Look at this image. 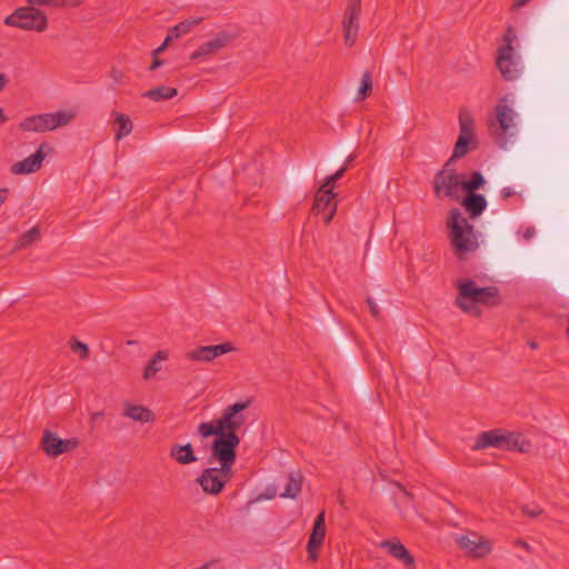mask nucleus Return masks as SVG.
I'll list each match as a JSON object with an SVG mask.
<instances>
[{"label": "nucleus", "instance_id": "obj_2", "mask_svg": "<svg viewBox=\"0 0 569 569\" xmlns=\"http://www.w3.org/2000/svg\"><path fill=\"white\" fill-rule=\"evenodd\" d=\"M450 229V243L456 254L462 258L466 253L472 252L478 248L477 236L468 220L458 209L450 211V218L447 222Z\"/></svg>", "mask_w": 569, "mask_h": 569}, {"label": "nucleus", "instance_id": "obj_1", "mask_svg": "<svg viewBox=\"0 0 569 569\" xmlns=\"http://www.w3.org/2000/svg\"><path fill=\"white\" fill-rule=\"evenodd\" d=\"M489 447L525 453L531 449V442L521 433L492 429L477 436L472 450H481Z\"/></svg>", "mask_w": 569, "mask_h": 569}, {"label": "nucleus", "instance_id": "obj_17", "mask_svg": "<svg viewBox=\"0 0 569 569\" xmlns=\"http://www.w3.org/2000/svg\"><path fill=\"white\" fill-rule=\"evenodd\" d=\"M326 537L325 511L320 512L315 520L308 543V558L312 561L318 559V549L322 546Z\"/></svg>", "mask_w": 569, "mask_h": 569}, {"label": "nucleus", "instance_id": "obj_42", "mask_svg": "<svg viewBox=\"0 0 569 569\" xmlns=\"http://www.w3.org/2000/svg\"><path fill=\"white\" fill-rule=\"evenodd\" d=\"M9 194L8 188L0 189V207L7 201Z\"/></svg>", "mask_w": 569, "mask_h": 569}, {"label": "nucleus", "instance_id": "obj_35", "mask_svg": "<svg viewBox=\"0 0 569 569\" xmlns=\"http://www.w3.org/2000/svg\"><path fill=\"white\" fill-rule=\"evenodd\" d=\"M70 348L74 352L80 351L81 352V355H80L81 359H87L89 357V348H88V346L84 342H81V341H78V340H72L70 342Z\"/></svg>", "mask_w": 569, "mask_h": 569}, {"label": "nucleus", "instance_id": "obj_44", "mask_svg": "<svg viewBox=\"0 0 569 569\" xmlns=\"http://www.w3.org/2000/svg\"><path fill=\"white\" fill-rule=\"evenodd\" d=\"M500 193L503 199H507V198L513 196L515 191L511 188L507 187V188H503Z\"/></svg>", "mask_w": 569, "mask_h": 569}, {"label": "nucleus", "instance_id": "obj_41", "mask_svg": "<svg viewBox=\"0 0 569 569\" xmlns=\"http://www.w3.org/2000/svg\"><path fill=\"white\" fill-rule=\"evenodd\" d=\"M163 64V60L159 59L158 56L153 57V61L149 67L150 71H153Z\"/></svg>", "mask_w": 569, "mask_h": 569}, {"label": "nucleus", "instance_id": "obj_24", "mask_svg": "<svg viewBox=\"0 0 569 569\" xmlns=\"http://www.w3.org/2000/svg\"><path fill=\"white\" fill-rule=\"evenodd\" d=\"M227 37L226 36H218L213 40H210L202 46H200L191 56V60L200 59L204 56H211L218 52L220 49H222L226 46Z\"/></svg>", "mask_w": 569, "mask_h": 569}, {"label": "nucleus", "instance_id": "obj_13", "mask_svg": "<svg viewBox=\"0 0 569 569\" xmlns=\"http://www.w3.org/2000/svg\"><path fill=\"white\" fill-rule=\"evenodd\" d=\"M360 12L361 0H349L342 19L343 40L347 47H352L357 41Z\"/></svg>", "mask_w": 569, "mask_h": 569}, {"label": "nucleus", "instance_id": "obj_27", "mask_svg": "<svg viewBox=\"0 0 569 569\" xmlns=\"http://www.w3.org/2000/svg\"><path fill=\"white\" fill-rule=\"evenodd\" d=\"M41 232L39 227H33L30 230L22 233L19 239L17 240L13 250H21L24 248L30 247L31 244L38 242L40 240Z\"/></svg>", "mask_w": 569, "mask_h": 569}, {"label": "nucleus", "instance_id": "obj_38", "mask_svg": "<svg viewBox=\"0 0 569 569\" xmlns=\"http://www.w3.org/2000/svg\"><path fill=\"white\" fill-rule=\"evenodd\" d=\"M516 38H517V34H516L513 27L509 26L503 34V41H505L503 46L512 47V43L516 40Z\"/></svg>", "mask_w": 569, "mask_h": 569}, {"label": "nucleus", "instance_id": "obj_39", "mask_svg": "<svg viewBox=\"0 0 569 569\" xmlns=\"http://www.w3.org/2000/svg\"><path fill=\"white\" fill-rule=\"evenodd\" d=\"M366 302L368 303L371 316L375 319L379 320L381 318V315L377 303L373 301L371 297H367Z\"/></svg>", "mask_w": 569, "mask_h": 569}, {"label": "nucleus", "instance_id": "obj_49", "mask_svg": "<svg viewBox=\"0 0 569 569\" xmlns=\"http://www.w3.org/2000/svg\"><path fill=\"white\" fill-rule=\"evenodd\" d=\"M7 121V117L2 109H0V124Z\"/></svg>", "mask_w": 569, "mask_h": 569}, {"label": "nucleus", "instance_id": "obj_10", "mask_svg": "<svg viewBox=\"0 0 569 569\" xmlns=\"http://www.w3.org/2000/svg\"><path fill=\"white\" fill-rule=\"evenodd\" d=\"M516 118L517 112L510 106L508 98L502 97L495 107V119L490 120V127L497 128L505 141L507 136L512 134L510 130L516 127Z\"/></svg>", "mask_w": 569, "mask_h": 569}, {"label": "nucleus", "instance_id": "obj_48", "mask_svg": "<svg viewBox=\"0 0 569 569\" xmlns=\"http://www.w3.org/2000/svg\"><path fill=\"white\" fill-rule=\"evenodd\" d=\"M517 545H518V546H521V547H522V548H525L526 550L530 551V546H529L526 541L518 540V541H517Z\"/></svg>", "mask_w": 569, "mask_h": 569}, {"label": "nucleus", "instance_id": "obj_15", "mask_svg": "<svg viewBox=\"0 0 569 569\" xmlns=\"http://www.w3.org/2000/svg\"><path fill=\"white\" fill-rule=\"evenodd\" d=\"M233 350V345L227 341L216 346H198L186 352L184 357L187 360L194 362H210Z\"/></svg>", "mask_w": 569, "mask_h": 569}, {"label": "nucleus", "instance_id": "obj_46", "mask_svg": "<svg viewBox=\"0 0 569 569\" xmlns=\"http://www.w3.org/2000/svg\"><path fill=\"white\" fill-rule=\"evenodd\" d=\"M110 77L116 80V81H119L120 78H121V72L117 69H112L111 72H110Z\"/></svg>", "mask_w": 569, "mask_h": 569}, {"label": "nucleus", "instance_id": "obj_6", "mask_svg": "<svg viewBox=\"0 0 569 569\" xmlns=\"http://www.w3.org/2000/svg\"><path fill=\"white\" fill-rule=\"evenodd\" d=\"M4 24L26 31L43 32L48 28V17L34 7H20L4 18Z\"/></svg>", "mask_w": 569, "mask_h": 569}, {"label": "nucleus", "instance_id": "obj_7", "mask_svg": "<svg viewBox=\"0 0 569 569\" xmlns=\"http://www.w3.org/2000/svg\"><path fill=\"white\" fill-rule=\"evenodd\" d=\"M239 445L240 437L236 432H222L211 445L210 460H216L226 468H232L237 459Z\"/></svg>", "mask_w": 569, "mask_h": 569}, {"label": "nucleus", "instance_id": "obj_32", "mask_svg": "<svg viewBox=\"0 0 569 569\" xmlns=\"http://www.w3.org/2000/svg\"><path fill=\"white\" fill-rule=\"evenodd\" d=\"M198 432L201 437L208 438L210 436L219 437L222 433V430H220L219 423H216L213 420L211 422H201L198 426Z\"/></svg>", "mask_w": 569, "mask_h": 569}, {"label": "nucleus", "instance_id": "obj_16", "mask_svg": "<svg viewBox=\"0 0 569 569\" xmlns=\"http://www.w3.org/2000/svg\"><path fill=\"white\" fill-rule=\"evenodd\" d=\"M513 47L509 46H501L498 49L496 64L502 78L507 81H512L517 79L519 76V69L513 59Z\"/></svg>", "mask_w": 569, "mask_h": 569}, {"label": "nucleus", "instance_id": "obj_8", "mask_svg": "<svg viewBox=\"0 0 569 569\" xmlns=\"http://www.w3.org/2000/svg\"><path fill=\"white\" fill-rule=\"evenodd\" d=\"M233 476L232 468H226L220 465L219 468L211 467L202 471L198 482L202 490L209 495H218Z\"/></svg>", "mask_w": 569, "mask_h": 569}, {"label": "nucleus", "instance_id": "obj_28", "mask_svg": "<svg viewBox=\"0 0 569 569\" xmlns=\"http://www.w3.org/2000/svg\"><path fill=\"white\" fill-rule=\"evenodd\" d=\"M168 359V353L164 350H159L154 353V356L148 361V363L144 367L143 370V378L146 380L151 379L157 375V372L160 370L158 367V361H164Z\"/></svg>", "mask_w": 569, "mask_h": 569}, {"label": "nucleus", "instance_id": "obj_22", "mask_svg": "<svg viewBox=\"0 0 569 569\" xmlns=\"http://www.w3.org/2000/svg\"><path fill=\"white\" fill-rule=\"evenodd\" d=\"M123 416L133 421L148 423L154 421V413L151 409L142 405L126 403Z\"/></svg>", "mask_w": 569, "mask_h": 569}, {"label": "nucleus", "instance_id": "obj_11", "mask_svg": "<svg viewBox=\"0 0 569 569\" xmlns=\"http://www.w3.org/2000/svg\"><path fill=\"white\" fill-rule=\"evenodd\" d=\"M459 124H460V132L457 139V142L453 148L452 159H459L465 157L468 151L469 147L468 144L472 141L475 133H473V126L475 120L472 114L466 110L461 109L459 112Z\"/></svg>", "mask_w": 569, "mask_h": 569}, {"label": "nucleus", "instance_id": "obj_5", "mask_svg": "<svg viewBox=\"0 0 569 569\" xmlns=\"http://www.w3.org/2000/svg\"><path fill=\"white\" fill-rule=\"evenodd\" d=\"M76 118L73 110H59L24 118L20 129L27 132H46L68 126Z\"/></svg>", "mask_w": 569, "mask_h": 569}, {"label": "nucleus", "instance_id": "obj_26", "mask_svg": "<svg viewBox=\"0 0 569 569\" xmlns=\"http://www.w3.org/2000/svg\"><path fill=\"white\" fill-rule=\"evenodd\" d=\"M178 94V90L176 88L159 86L157 88L150 89L146 91L142 97L149 98L153 101L168 100Z\"/></svg>", "mask_w": 569, "mask_h": 569}, {"label": "nucleus", "instance_id": "obj_50", "mask_svg": "<svg viewBox=\"0 0 569 569\" xmlns=\"http://www.w3.org/2000/svg\"><path fill=\"white\" fill-rule=\"evenodd\" d=\"M528 346L531 348V349H537L538 348V343L535 342V341H529L528 342Z\"/></svg>", "mask_w": 569, "mask_h": 569}, {"label": "nucleus", "instance_id": "obj_31", "mask_svg": "<svg viewBox=\"0 0 569 569\" xmlns=\"http://www.w3.org/2000/svg\"><path fill=\"white\" fill-rule=\"evenodd\" d=\"M463 183H465V192H476L478 189L483 187V184L486 183V180L481 172L473 171L470 174L469 180H466V178H463Z\"/></svg>", "mask_w": 569, "mask_h": 569}, {"label": "nucleus", "instance_id": "obj_25", "mask_svg": "<svg viewBox=\"0 0 569 569\" xmlns=\"http://www.w3.org/2000/svg\"><path fill=\"white\" fill-rule=\"evenodd\" d=\"M112 116L114 118V122L119 127L118 130L114 132V139L119 141L132 131L133 124L129 116L124 113L113 111Z\"/></svg>", "mask_w": 569, "mask_h": 569}, {"label": "nucleus", "instance_id": "obj_37", "mask_svg": "<svg viewBox=\"0 0 569 569\" xmlns=\"http://www.w3.org/2000/svg\"><path fill=\"white\" fill-rule=\"evenodd\" d=\"M521 513L530 518H536L542 513V509L538 506H522Z\"/></svg>", "mask_w": 569, "mask_h": 569}, {"label": "nucleus", "instance_id": "obj_19", "mask_svg": "<svg viewBox=\"0 0 569 569\" xmlns=\"http://www.w3.org/2000/svg\"><path fill=\"white\" fill-rule=\"evenodd\" d=\"M458 543L462 550L473 558H483L492 550L491 542L483 538L473 540L468 536H460L458 538Z\"/></svg>", "mask_w": 569, "mask_h": 569}, {"label": "nucleus", "instance_id": "obj_45", "mask_svg": "<svg viewBox=\"0 0 569 569\" xmlns=\"http://www.w3.org/2000/svg\"><path fill=\"white\" fill-rule=\"evenodd\" d=\"M8 83V78L4 73H0V92L3 90V88Z\"/></svg>", "mask_w": 569, "mask_h": 569}, {"label": "nucleus", "instance_id": "obj_21", "mask_svg": "<svg viewBox=\"0 0 569 569\" xmlns=\"http://www.w3.org/2000/svg\"><path fill=\"white\" fill-rule=\"evenodd\" d=\"M461 204L471 218L479 217L487 208V200L483 194L477 192H466Z\"/></svg>", "mask_w": 569, "mask_h": 569}, {"label": "nucleus", "instance_id": "obj_47", "mask_svg": "<svg viewBox=\"0 0 569 569\" xmlns=\"http://www.w3.org/2000/svg\"><path fill=\"white\" fill-rule=\"evenodd\" d=\"M529 0H515L512 4V9H518L523 7Z\"/></svg>", "mask_w": 569, "mask_h": 569}, {"label": "nucleus", "instance_id": "obj_14", "mask_svg": "<svg viewBox=\"0 0 569 569\" xmlns=\"http://www.w3.org/2000/svg\"><path fill=\"white\" fill-rule=\"evenodd\" d=\"M336 193L331 189L320 186L315 194L311 212L315 214L325 213L323 223L329 224L337 212Z\"/></svg>", "mask_w": 569, "mask_h": 569}, {"label": "nucleus", "instance_id": "obj_18", "mask_svg": "<svg viewBox=\"0 0 569 569\" xmlns=\"http://www.w3.org/2000/svg\"><path fill=\"white\" fill-rule=\"evenodd\" d=\"M43 148L44 144H41L33 154H30L23 160L13 163L11 166V172L13 174H28L38 171L41 168L42 162L46 158Z\"/></svg>", "mask_w": 569, "mask_h": 569}, {"label": "nucleus", "instance_id": "obj_36", "mask_svg": "<svg viewBox=\"0 0 569 569\" xmlns=\"http://www.w3.org/2000/svg\"><path fill=\"white\" fill-rule=\"evenodd\" d=\"M32 6H53V7H66L67 0H26Z\"/></svg>", "mask_w": 569, "mask_h": 569}, {"label": "nucleus", "instance_id": "obj_3", "mask_svg": "<svg viewBox=\"0 0 569 569\" xmlns=\"http://www.w3.org/2000/svg\"><path fill=\"white\" fill-rule=\"evenodd\" d=\"M458 296L456 298V306L462 311L480 316V310L476 307L478 303L489 305L490 300L498 296L497 287L479 288L471 279L459 281L457 284Z\"/></svg>", "mask_w": 569, "mask_h": 569}, {"label": "nucleus", "instance_id": "obj_30", "mask_svg": "<svg viewBox=\"0 0 569 569\" xmlns=\"http://www.w3.org/2000/svg\"><path fill=\"white\" fill-rule=\"evenodd\" d=\"M371 90H372V76H371L370 71H365L362 73L361 83L358 89L356 100L357 101L365 100L371 93Z\"/></svg>", "mask_w": 569, "mask_h": 569}, {"label": "nucleus", "instance_id": "obj_52", "mask_svg": "<svg viewBox=\"0 0 569 569\" xmlns=\"http://www.w3.org/2000/svg\"><path fill=\"white\" fill-rule=\"evenodd\" d=\"M531 233H535V230H531V231H530V230L528 229V230H527V233H526V237L531 236Z\"/></svg>", "mask_w": 569, "mask_h": 569}, {"label": "nucleus", "instance_id": "obj_20", "mask_svg": "<svg viewBox=\"0 0 569 569\" xmlns=\"http://www.w3.org/2000/svg\"><path fill=\"white\" fill-rule=\"evenodd\" d=\"M380 547L385 549L391 557L401 561L405 567H415L413 556L400 541L383 540L380 543Z\"/></svg>", "mask_w": 569, "mask_h": 569}, {"label": "nucleus", "instance_id": "obj_34", "mask_svg": "<svg viewBox=\"0 0 569 569\" xmlns=\"http://www.w3.org/2000/svg\"><path fill=\"white\" fill-rule=\"evenodd\" d=\"M345 173H346V168H340L333 174L328 176L321 186L326 187V189L328 188V189L333 190L335 182L338 181L339 179H341Z\"/></svg>", "mask_w": 569, "mask_h": 569}, {"label": "nucleus", "instance_id": "obj_29", "mask_svg": "<svg viewBox=\"0 0 569 569\" xmlns=\"http://www.w3.org/2000/svg\"><path fill=\"white\" fill-rule=\"evenodd\" d=\"M200 21H201V18L181 21L180 23L170 28L168 33L172 37L173 40L178 39L180 36L186 34L189 31H191V29L194 28L197 24H199Z\"/></svg>", "mask_w": 569, "mask_h": 569}, {"label": "nucleus", "instance_id": "obj_43", "mask_svg": "<svg viewBox=\"0 0 569 569\" xmlns=\"http://www.w3.org/2000/svg\"><path fill=\"white\" fill-rule=\"evenodd\" d=\"M355 159H356V156H355V154H349V156L346 158V160H345V162H343V164H342V167H341V168H346V171H347V170H348V168H349V167L352 164V162L355 161Z\"/></svg>", "mask_w": 569, "mask_h": 569}, {"label": "nucleus", "instance_id": "obj_12", "mask_svg": "<svg viewBox=\"0 0 569 569\" xmlns=\"http://www.w3.org/2000/svg\"><path fill=\"white\" fill-rule=\"evenodd\" d=\"M80 445L78 438L60 439L57 433L46 430L40 447L48 457L57 458L62 453L77 449Z\"/></svg>", "mask_w": 569, "mask_h": 569}, {"label": "nucleus", "instance_id": "obj_9", "mask_svg": "<svg viewBox=\"0 0 569 569\" xmlns=\"http://www.w3.org/2000/svg\"><path fill=\"white\" fill-rule=\"evenodd\" d=\"M252 403L251 398H247L244 401H239L227 406L220 418L216 419L214 422L219 423L220 430L223 433L236 432L239 428L244 425L246 418L242 411L250 407Z\"/></svg>", "mask_w": 569, "mask_h": 569}, {"label": "nucleus", "instance_id": "obj_4", "mask_svg": "<svg viewBox=\"0 0 569 569\" xmlns=\"http://www.w3.org/2000/svg\"><path fill=\"white\" fill-rule=\"evenodd\" d=\"M455 159L452 157L445 163L443 168L436 172L433 178V192L436 197H447L459 201L465 192L463 173H456L449 167Z\"/></svg>", "mask_w": 569, "mask_h": 569}, {"label": "nucleus", "instance_id": "obj_53", "mask_svg": "<svg viewBox=\"0 0 569 569\" xmlns=\"http://www.w3.org/2000/svg\"><path fill=\"white\" fill-rule=\"evenodd\" d=\"M531 233H535V230H531V231H530V230L528 229V230H527V233H526V237L531 236Z\"/></svg>", "mask_w": 569, "mask_h": 569}, {"label": "nucleus", "instance_id": "obj_33", "mask_svg": "<svg viewBox=\"0 0 569 569\" xmlns=\"http://www.w3.org/2000/svg\"><path fill=\"white\" fill-rule=\"evenodd\" d=\"M300 491L301 479L290 475L282 496L288 498H296Z\"/></svg>", "mask_w": 569, "mask_h": 569}, {"label": "nucleus", "instance_id": "obj_40", "mask_svg": "<svg viewBox=\"0 0 569 569\" xmlns=\"http://www.w3.org/2000/svg\"><path fill=\"white\" fill-rule=\"evenodd\" d=\"M172 40H173V39H172V37L168 33V34H167V37H166V39H164V41H163V43H162L160 47H158L157 49H154V50L152 51V57H157V56H159L162 51H164V49L169 46V43H170Z\"/></svg>", "mask_w": 569, "mask_h": 569}, {"label": "nucleus", "instance_id": "obj_23", "mask_svg": "<svg viewBox=\"0 0 569 569\" xmlns=\"http://www.w3.org/2000/svg\"><path fill=\"white\" fill-rule=\"evenodd\" d=\"M169 457L177 461L179 465H189L198 460L193 452L191 443H173L170 447Z\"/></svg>", "mask_w": 569, "mask_h": 569}, {"label": "nucleus", "instance_id": "obj_51", "mask_svg": "<svg viewBox=\"0 0 569 569\" xmlns=\"http://www.w3.org/2000/svg\"><path fill=\"white\" fill-rule=\"evenodd\" d=\"M102 416H103V413H102V412H100V411L92 413V418H93V419L99 418V417H102Z\"/></svg>", "mask_w": 569, "mask_h": 569}]
</instances>
